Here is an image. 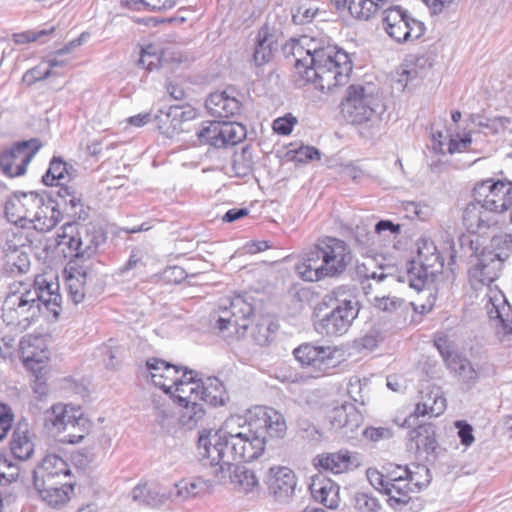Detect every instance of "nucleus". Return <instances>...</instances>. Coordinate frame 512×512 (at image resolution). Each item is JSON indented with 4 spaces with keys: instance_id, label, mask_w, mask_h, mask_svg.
<instances>
[{
    "instance_id": "f257e3e1",
    "label": "nucleus",
    "mask_w": 512,
    "mask_h": 512,
    "mask_svg": "<svg viewBox=\"0 0 512 512\" xmlns=\"http://www.w3.org/2000/svg\"><path fill=\"white\" fill-rule=\"evenodd\" d=\"M286 429L284 416L273 408L255 407L245 418L229 417L218 431L224 453L222 470L230 471L235 461L258 459L265 451L267 435L282 438Z\"/></svg>"
},
{
    "instance_id": "f03ea898",
    "label": "nucleus",
    "mask_w": 512,
    "mask_h": 512,
    "mask_svg": "<svg viewBox=\"0 0 512 512\" xmlns=\"http://www.w3.org/2000/svg\"><path fill=\"white\" fill-rule=\"evenodd\" d=\"M286 55L295 57V68L304 83L322 92L348 82L353 64L349 55L327 39L307 35L290 39L283 46Z\"/></svg>"
},
{
    "instance_id": "7ed1b4c3",
    "label": "nucleus",
    "mask_w": 512,
    "mask_h": 512,
    "mask_svg": "<svg viewBox=\"0 0 512 512\" xmlns=\"http://www.w3.org/2000/svg\"><path fill=\"white\" fill-rule=\"evenodd\" d=\"M503 267V260L494 251H484L478 262L468 272L469 283L474 290H481L486 287L485 294L487 301L485 309L491 321L500 326L505 336L512 335V307L505 295L492 284L500 276Z\"/></svg>"
},
{
    "instance_id": "20e7f679",
    "label": "nucleus",
    "mask_w": 512,
    "mask_h": 512,
    "mask_svg": "<svg viewBox=\"0 0 512 512\" xmlns=\"http://www.w3.org/2000/svg\"><path fill=\"white\" fill-rule=\"evenodd\" d=\"M33 289L25 290L18 294L12 292L5 298L2 310L3 315L8 316L13 311L25 315V318H34L42 307L49 313L48 319L56 321L62 311V296L59 293V276L54 271H45L34 279Z\"/></svg>"
},
{
    "instance_id": "39448f33",
    "label": "nucleus",
    "mask_w": 512,
    "mask_h": 512,
    "mask_svg": "<svg viewBox=\"0 0 512 512\" xmlns=\"http://www.w3.org/2000/svg\"><path fill=\"white\" fill-rule=\"evenodd\" d=\"M350 261L351 253L344 241L325 237L303 253L296 271L303 280L315 282L341 275Z\"/></svg>"
},
{
    "instance_id": "423d86ee",
    "label": "nucleus",
    "mask_w": 512,
    "mask_h": 512,
    "mask_svg": "<svg viewBox=\"0 0 512 512\" xmlns=\"http://www.w3.org/2000/svg\"><path fill=\"white\" fill-rule=\"evenodd\" d=\"M66 241L67 248L74 252L76 258L90 257L104 240V235L92 223H81L89 216V206L82 198V193L72 185L66 184Z\"/></svg>"
},
{
    "instance_id": "0eeeda50",
    "label": "nucleus",
    "mask_w": 512,
    "mask_h": 512,
    "mask_svg": "<svg viewBox=\"0 0 512 512\" xmlns=\"http://www.w3.org/2000/svg\"><path fill=\"white\" fill-rule=\"evenodd\" d=\"M341 114L346 122L367 130H379L386 106L379 88L371 82L350 85L342 99Z\"/></svg>"
},
{
    "instance_id": "6e6552de",
    "label": "nucleus",
    "mask_w": 512,
    "mask_h": 512,
    "mask_svg": "<svg viewBox=\"0 0 512 512\" xmlns=\"http://www.w3.org/2000/svg\"><path fill=\"white\" fill-rule=\"evenodd\" d=\"M33 483L41 498L52 508L64 507V458L47 454L33 471Z\"/></svg>"
},
{
    "instance_id": "1a4fd4ad",
    "label": "nucleus",
    "mask_w": 512,
    "mask_h": 512,
    "mask_svg": "<svg viewBox=\"0 0 512 512\" xmlns=\"http://www.w3.org/2000/svg\"><path fill=\"white\" fill-rule=\"evenodd\" d=\"M341 288L331 293V310L315 323L318 333L327 337L342 336L348 332L360 311L359 301L354 297L340 298Z\"/></svg>"
},
{
    "instance_id": "9d476101",
    "label": "nucleus",
    "mask_w": 512,
    "mask_h": 512,
    "mask_svg": "<svg viewBox=\"0 0 512 512\" xmlns=\"http://www.w3.org/2000/svg\"><path fill=\"white\" fill-rule=\"evenodd\" d=\"M253 311L252 304L244 296L236 295L222 300L217 319L219 331L226 337H243L249 327V318Z\"/></svg>"
},
{
    "instance_id": "9b49d317",
    "label": "nucleus",
    "mask_w": 512,
    "mask_h": 512,
    "mask_svg": "<svg viewBox=\"0 0 512 512\" xmlns=\"http://www.w3.org/2000/svg\"><path fill=\"white\" fill-rule=\"evenodd\" d=\"M382 26L387 35L399 44L418 40L426 30L423 22L400 5L384 9Z\"/></svg>"
},
{
    "instance_id": "f8f14e48",
    "label": "nucleus",
    "mask_w": 512,
    "mask_h": 512,
    "mask_svg": "<svg viewBox=\"0 0 512 512\" xmlns=\"http://www.w3.org/2000/svg\"><path fill=\"white\" fill-rule=\"evenodd\" d=\"M473 198L494 218L498 214L510 211L512 221V182L488 178L475 184Z\"/></svg>"
},
{
    "instance_id": "ddd939ff",
    "label": "nucleus",
    "mask_w": 512,
    "mask_h": 512,
    "mask_svg": "<svg viewBox=\"0 0 512 512\" xmlns=\"http://www.w3.org/2000/svg\"><path fill=\"white\" fill-rule=\"evenodd\" d=\"M15 206L24 208L29 218L38 222L41 230H51L62 218V212L58 210V204L44 205V199L35 191L16 192L8 199V209Z\"/></svg>"
},
{
    "instance_id": "4468645a",
    "label": "nucleus",
    "mask_w": 512,
    "mask_h": 512,
    "mask_svg": "<svg viewBox=\"0 0 512 512\" xmlns=\"http://www.w3.org/2000/svg\"><path fill=\"white\" fill-rule=\"evenodd\" d=\"M42 147L38 138L15 142L9 149L0 154V169L10 178L26 173L27 166Z\"/></svg>"
},
{
    "instance_id": "2eb2a0df",
    "label": "nucleus",
    "mask_w": 512,
    "mask_h": 512,
    "mask_svg": "<svg viewBox=\"0 0 512 512\" xmlns=\"http://www.w3.org/2000/svg\"><path fill=\"white\" fill-rule=\"evenodd\" d=\"M269 494L279 503H289L294 497L297 479L287 467L270 468L267 479Z\"/></svg>"
},
{
    "instance_id": "dca6fc26",
    "label": "nucleus",
    "mask_w": 512,
    "mask_h": 512,
    "mask_svg": "<svg viewBox=\"0 0 512 512\" xmlns=\"http://www.w3.org/2000/svg\"><path fill=\"white\" fill-rule=\"evenodd\" d=\"M197 451L199 461L203 466L216 467L215 476L225 472V470H222L224 453L220 447L218 432L212 434L211 430H203L198 437Z\"/></svg>"
},
{
    "instance_id": "f3484780",
    "label": "nucleus",
    "mask_w": 512,
    "mask_h": 512,
    "mask_svg": "<svg viewBox=\"0 0 512 512\" xmlns=\"http://www.w3.org/2000/svg\"><path fill=\"white\" fill-rule=\"evenodd\" d=\"M92 427L93 423L85 415L80 403L66 402V443L82 442Z\"/></svg>"
},
{
    "instance_id": "a211bd4d",
    "label": "nucleus",
    "mask_w": 512,
    "mask_h": 512,
    "mask_svg": "<svg viewBox=\"0 0 512 512\" xmlns=\"http://www.w3.org/2000/svg\"><path fill=\"white\" fill-rule=\"evenodd\" d=\"M334 352L330 346H314L306 343L294 350V356L303 366H311L319 371H326L333 367Z\"/></svg>"
},
{
    "instance_id": "6ab92c4d",
    "label": "nucleus",
    "mask_w": 512,
    "mask_h": 512,
    "mask_svg": "<svg viewBox=\"0 0 512 512\" xmlns=\"http://www.w3.org/2000/svg\"><path fill=\"white\" fill-rule=\"evenodd\" d=\"M447 368L458 377L460 381L474 385L482 376H488L494 372L493 366L485 362L481 365H473L466 357L458 354L449 360Z\"/></svg>"
},
{
    "instance_id": "aec40b11",
    "label": "nucleus",
    "mask_w": 512,
    "mask_h": 512,
    "mask_svg": "<svg viewBox=\"0 0 512 512\" xmlns=\"http://www.w3.org/2000/svg\"><path fill=\"white\" fill-rule=\"evenodd\" d=\"M197 115L196 109L187 105L170 106L164 117L156 116L159 119V129L167 137L173 138L184 131L183 125L193 120Z\"/></svg>"
},
{
    "instance_id": "412c9836",
    "label": "nucleus",
    "mask_w": 512,
    "mask_h": 512,
    "mask_svg": "<svg viewBox=\"0 0 512 512\" xmlns=\"http://www.w3.org/2000/svg\"><path fill=\"white\" fill-rule=\"evenodd\" d=\"M279 30L266 22L258 31L253 59L260 66L272 59L273 53L278 50L280 37Z\"/></svg>"
},
{
    "instance_id": "4be33fe9",
    "label": "nucleus",
    "mask_w": 512,
    "mask_h": 512,
    "mask_svg": "<svg viewBox=\"0 0 512 512\" xmlns=\"http://www.w3.org/2000/svg\"><path fill=\"white\" fill-rule=\"evenodd\" d=\"M328 420L333 429L342 430L348 436L360 427L363 415L352 403L345 402L329 412Z\"/></svg>"
},
{
    "instance_id": "5701e85b",
    "label": "nucleus",
    "mask_w": 512,
    "mask_h": 512,
    "mask_svg": "<svg viewBox=\"0 0 512 512\" xmlns=\"http://www.w3.org/2000/svg\"><path fill=\"white\" fill-rule=\"evenodd\" d=\"M146 365L153 384L167 394L172 393L173 387L179 381L180 368L157 358L149 359Z\"/></svg>"
},
{
    "instance_id": "b1692460",
    "label": "nucleus",
    "mask_w": 512,
    "mask_h": 512,
    "mask_svg": "<svg viewBox=\"0 0 512 512\" xmlns=\"http://www.w3.org/2000/svg\"><path fill=\"white\" fill-rule=\"evenodd\" d=\"M310 491L316 501L322 503L329 509H336L339 506V486L331 479L316 475L312 478Z\"/></svg>"
},
{
    "instance_id": "393cba45",
    "label": "nucleus",
    "mask_w": 512,
    "mask_h": 512,
    "mask_svg": "<svg viewBox=\"0 0 512 512\" xmlns=\"http://www.w3.org/2000/svg\"><path fill=\"white\" fill-rule=\"evenodd\" d=\"M205 106L208 112L217 118H229L239 114L241 110L240 101L229 96L226 91L211 93Z\"/></svg>"
},
{
    "instance_id": "a878e982",
    "label": "nucleus",
    "mask_w": 512,
    "mask_h": 512,
    "mask_svg": "<svg viewBox=\"0 0 512 512\" xmlns=\"http://www.w3.org/2000/svg\"><path fill=\"white\" fill-rule=\"evenodd\" d=\"M336 7L341 10L347 8L351 16L356 19L367 21L379 9L389 2V0H330Z\"/></svg>"
},
{
    "instance_id": "bb28decb",
    "label": "nucleus",
    "mask_w": 512,
    "mask_h": 512,
    "mask_svg": "<svg viewBox=\"0 0 512 512\" xmlns=\"http://www.w3.org/2000/svg\"><path fill=\"white\" fill-rule=\"evenodd\" d=\"M497 220L484 209V206L473 198L463 211V223L467 230L476 233L495 224Z\"/></svg>"
},
{
    "instance_id": "cd10ccee",
    "label": "nucleus",
    "mask_w": 512,
    "mask_h": 512,
    "mask_svg": "<svg viewBox=\"0 0 512 512\" xmlns=\"http://www.w3.org/2000/svg\"><path fill=\"white\" fill-rule=\"evenodd\" d=\"M394 482H390L388 488H386L385 495L388 496V503L394 509H402L404 506L412 503L419 502L417 497L413 494L415 490L413 487L406 483L402 476L392 479Z\"/></svg>"
},
{
    "instance_id": "c85d7f7f",
    "label": "nucleus",
    "mask_w": 512,
    "mask_h": 512,
    "mask_svg": "<svg viewBox=\"0 0 512 512\" xmlns=\"http://www.w3.org/2000/svg\"><path fill=\"white\" fill-rule=\"evenodd\" d=\"M352 464L350 452L340 450L333 453L321 454L315 457L314 465L325 471L340 474L349 469Z\"/></svg>"
},
{
    "instance_id": "c756f323",
    "label": "nucleus",
    "mask_w": 512,
    "mask_h": 512,
    "mask_svg": "<svg viewBox=\"0 0 512 512\" xmlns=\"http://www.w3.org/2000/svg\"><path fill=\"white\" fill-rule=\"evenodd\" d=\"M177 398L178 403L183 406L180 416L181 424L188 429H193L204 420L206 411L203 404L198 402V400H192L191 396L179 394Z\"/></svg>"
},
{
    "instance_id": "7c9ffc66",
    "label": "nucleus",
    "mask_w": 512,
    "mask_h": 512,
    "mask_svg": "<svg viewBox=\"0 0 512 512\" xmlns=\"http://www.w3.org/2000/svg\"><path fill=\"white\" fill-rule=\"evenodd\" d=\"M10 450L13 456L19 460L29 459L34 452V444L26 426L18 425L12 434Z\"/></svg>"
},
{
    "instance_id": "2f4dec72",
    "label": "nucleus",
    "mask_w": 512,
    "mask_h": 512,
    "mask_svg": "<svg viewBox=\"0 0 512 512\" xmlns=\"http://www.w3.org/2000/svg\"><path fill=\"white\" fill-rule=\"evenodd\" d=\"M408 440L415 443L416 450L434 452L437 447L435 428L432 424H420L408 432Z\"/></svg>"
},
{
    "instance_id": "473e14b6",
    "label": "nucleus",
    "mask_w": 512,
    "mask_h": 512,
    "mask_svg": "<svg viewBox=\"0 0 512 512\" xmlns=\"http://www.w3.org/2000/svg\"><path fill=\"white\" fill-rule=\"evenodd\" d=\"M198 400L206 402L211 406H223L228 399L223 384L217 378H208L206 383L200 380Z\"/></svg>"
},
{
    "instance_id": "72a5a7b5",
    "label": "nucleus",
    "mask_w": 512,
    "mask_h": 512,
    "mask_svg": "<svg viewBox=\"0 0 512 512\" xmlns=\"http://www.w3.org/2000/svg\"><path fill=\"white\" fill-rule=\"evenodd\" d=\"M415 260L434 276L442 271L443 262L440 260L436 246L431 241L424 240L422 242V245L418 247V255Z\"/></svg>"
},
{
    "instance_id": "f704fd0d",
    "label": "nucleus",
    "mask_w": 512,
    "mask_h": 512,
    "mask_svg": "<svg viewBox=\"0 0 512 512\" xmlns=\"http://www.w3.org/2000/svg\"><path fill=\"white\" fill-rule=\"evenodd\" d=\"M431 395L427 397V399L423 402H419L416 407L414 414L409 418H406L404 422L401 424L402 427H410L411 420L415 421L419 416H440L446 408V399L438 394L433 396V405H430Z\"/></svg>"
},
{
    "instance_id": "c9c22d12",
    "label": "nucleus",
    "mask_w": 512,
    "mask_h": 512,
    "mask_svg": "<svg viewBox=\"0 0 512 512\" xmlns=\"http://www.w3.org/2000/svg\"><path fill=\"white\" fill-rule=\"evenodd\" d=\"M195 372L193 370H185L179 377V381L172 389L171 396L178 401L177 395L191 396L192 400H198L200 380L195 379Z\"/></svg>"
},
{
    "instance_id": "e433bc0d",
    "label": "nucleus",
    "mask_w": 512,
    "mask_h": 512,
    "mask_svg": "<svg viewBox=\"0 0 512 512\" xmlns=\"http://www.w3.org/2000/svg\"><path fill=\"white\" fill-rule=\"evenodd\" d=\"M228 472L231 483L244 492H250L258 485L256 475L245 465L235 464Z\"/></svg>"
},
{
    "instance_id": "4c0bfd02",
    "label": "nucleus",
    "mask_w": 512,
    "mask_h": 512,
    "mask_svg": "<svg viewBox=\"0 0 512 512\" xmlns=\"http://www.w3.org/2000/svg\"><path fill=\"white\" fill-rule=\"evenodd\" d=\"M132 499L140 505L154 508L164 504L167 497L152 490L147 484H139L132 490Z\"/></svg>"
},
{
    "instance_id": "58836bf2",
    "label": "nucleus",
    "mask_w": 512,
    "mask_h": 512,
    "mask_svg": "<svg viewBox=\"0 0 512 512\" xmlns=\"http://www.w3.org/2000/svg\"><path fill=\"white\" fill-rule=\"evenodd\" d=\"M434 275L428 273L423 265L417 263L414 259L408 263L406 280L409 286L417 291H421L427 283L434 280Z\"/></svg>"
},
{
    "instance_id": "ea45409f",
    "label": "nucleus",
    "mask_w": 512,
    "mask_h": 512,
    "mask_svg": "<svg viewBox=\"0 0 512 512\" xmlns=\"http://www.w3.org/2000/svg\"><path fill=\"white\" fill-rule=\"evenodd\" d=\"M218 136L221 138V147L236 145L246 137V129L237 122H220Z\"/></svg>"
},
{
    "instance_id": "a19ab883",
    "label": "nucleus",
    "mask_w": 512,
    "mask_h": 512,
    "mask_svg": "<svg viewBox=\"0 0 512 512\" xmlns=\"http://www.w3.org/2000/svg\"><path fill=\"white\" fill-rule=\"evenodd\" d=\"M206 488V482L199 478L183 479L175 484V493L172 496L175 499L186 500L199 495Z\"/></svg>"
},
{
    "instance_id": "79ce46f5",
    "label": "nucleus",
    "mask_w": 512,
    "mask_h": 512,
    "mask_svg": "<svg viewBox=\"0 0 512 512\" xmlns=\"http://www.w3.org/2000/svg\"><path fill=\"white\" fill-rule=\"evenodd\" d=\"M56 32L54 26H49L41 30H27L23 32L13 33L12 40L18 45H23L31 42H39L44 44L48 42L52 35Z\"/></svg>"
},
{
    "instance_id": "37998d69",
    "label": "nucleus",
    "mask_w": 512,
    "mask_h": 512,
    "mask_svg": "<svg viewBox=\"0 0 512 512\" xmlns=\"http://www.w3.org/2000/svg\"><path fill=\"white\" fill-rule=\"evenodd\" d=\"M44 427L53 436L64 429V404L56 403L44 413Z\"/></svg>"
},
{
    "instance_id": "c03bdc74",
    "label": "nucleus",
    "mask_w": 512,
    "mask_h": 512,
    "mask_svg": "<svg viewBox=\"0 0 512 512\" xmlns=\"http://www.w3.org/2000/svg\"><path fill=\"white\" fill-rule=\"evenodd\" d=\"M4 268L12 275L27 273L30 269V260L26 250L19 253H7L5 255Z\"/></svg>"
},
{
    "instance_id": "a18cd8bd",
    "label": "nucleus",
    "mask_w": 512,
    "mask_h": 512,
    "mask_svg": "<svg viewBox=\"0 0 512 512\" xmlns=\"http://www.w3.org/2000/svg\"><path fill=\"white\" fill-rule=\"evenodd\" d=\"M86 272H77V276L72 272L66 273L67 289L74 304H79L84 299V283Z\"/></svg>"
},
{
    "instance_id": "49530a36",
    "label": "nucleus",
    "mask_w": 512,
    "mask_h": 512,
    "mask_svg": "<svg viewBox=\"0 0 512 512\" xmlns=\"http://www.w3.org/2000/svg\"><path fill=\"white\" fill-rule=\"evenodd\" d=\"M220 131V122L214 121L210 122L208 125L203 126L200 130L197 131V143L209 144L216 148H221L220 145V136H218V132Z\"/></svg>"
},
{
    "instance_id": "de8ad7c7",
    "label": "nucleus",
    "mask_w": 512,
    "mask_h": 512,
    "mask_svg": "<svg viewBox=\"0 0 512 512\" xmlns=\"http://www.w3.org/2000/svg\"><path fill=\"white\" fill-rule=\"evenodd\" d=\"M64 159L61 156H54L49 164V168L42 176V182L46 186H58L62 178H64Z\"/></svg>"
},
{
    "instance_id": "09e8293b",
    "label": "nucleus",
    "mask_w": 512,
    "mask_h": 512,
    "mask_svg": "<svg viewBox=\"0 0 512 512\" xmlns=\"http://www.w3.org/2000/svg\"><path fill=\"white\" fill-rule=\"evenodd\" d=\"M277 326L270 320H263L255 325L252 330V337L254 341L260 345H267L273 337Z\"/></svg>"
},
{
    "instance_id": "8fccbe9b",
    "label": "nucleus",
    "mask_w": 512,
    "mask_h": 512,
    "mask_svg": "<svg viewBox=\"0 0 512 512\" xmlns=\"http://www.w3.org/2000/svg\"><path fill=\"white\" fill-rule=\"evenodd\" d=\"M397 469L405 474V482L409 483V486L414 488L415 493L419 492L429 483L428 479H426L424 482L420 480V478L423 476H428L429 474V469L425 466H416L415 471L410 470L408 467H398Z\"/></svg>"
},
{
    "instance_id": "3c124183",
    "label": "nucleus",
    "mask_w": 512,
    "mask_h": 512,
    "mask_svg": "<svg viewBox=\"0 0 512 512\" xmlns=\"http://www.w3.org/2000/svg\"><path fill=\"white\" fill-rule=\"evenodd\" d=\"M383 335L379 325H372L363 336L355 340L359 349L373 350L382 341Z\"/></svg>"
},
{
    "instance_id": "603ef678",
    "label": "nucleus",
    "mask_w": 512,
    "mask_h": 512,
    "mask_svg": "<svg viewBox=\"0 0 512 512\" xmlns=\"http://www.w3.org/2000/svg\"><path fill=\"white\" fill-rule=\"evenodd\" d=\"M62 64V61L57 59H50L48 60L49 67L45 71H42L40 67H34L28 70L23 75V82L27 83L28 85H32L36 81L47 79L51 75L56 74V72H53L52 69L58 66H62Z\"/></svg>"
},
{
    "instance_id": "864d4df0",
    "label": "nucleus",
    "mask_w": 512,
    "mask_h": 512,
    "mask_svg": "<svg viewBox=\"0 0 512 512\" xmlns=\"http://www.w3.org/2000/svg\"><path fill=\"white\" fill-rule=\"evenodd\" d=\"M160 56L158 55V49L150 44L145 48L141 49V55L138 60V65L149 71L158 69L160 67Z\"/></svg>"
},
{
    "instance_id": "5fc2aeb1",
    "label": "nucleus",
    "mask_w": 512,
    "mask_h": 512,
    "mask_svg": "<svg viewBox=\"0 0 512 512\" xmlns=\"http://www.w3.org/2000/svg\"><path fill=\"white\" fill-rule=\"evenodd\" d=\"M70 393L72 396L77 399H81L82 401L88 397L89 391L87 388V383L84 378H76V377H66V394Z\"/></svg>"
},
{
    "instance_id": "6e6d98bb",
    "label": "nucleus",
    "mask_w": 512,
    "mask_h": 512,
    "mask_svg": "<svg viewBox=\"0 0 512 512\" xmlns=\"http://www.w3.org/2000/svg\"><path fill=\"white\" fill-rule=\"evenodd\" d=\"M354 500L355 508L362 512H376L380 508L378 500L367 493H357Z\"/></svg>"
},
{
    "instance_id": "4d7b16f0",
    "label": "nucleus",
    "mask_w": 512,
    "mask_h": 512,
    "mask_svg": "<svg viewBox=\"0 0 512 512\" xmlns=\"http://www.w3.org/2000/svg\"><path fill=\"white\" fill-rule=\"evenodd\" d=\"M405 302L403 299L398 297H376L375 307L385 312H396L404 306Z\"/></svg>"
},
{
    "instance_id": "13d9d810",
    "label": "nucleus",
    "mask_w": 512,
    "mask_h": 512,
    "mask_svg": "<svg viewBox=\"0 0 512 512\" xmlns=\"http://www.w3.org/2000/svg\"><path fill=\"white\" fill-rule=\"evenodd\" d=\"M367 479L370 484L383 494L386 492V488H388L390 482L387 480V477L379 472L377 469L369 468L366 471Z\"/></svg>"
},
{
    "instance_id": "bf43d9fd",
    "label": "nucleus",
    "mask_w": 512,
    "mask_h": 512,
    "mask_svg": "<svg viewBox=\"0 0 512 512\" xmlns=\"http://www.w3.org/2000/svg\"><path fill=\"white\" fill-rule=\"evenodd\" d=\"M32 236L33 233L18 230L17 232H13L8 238L10 239V243L16 245V247L21 251L31 249V245L33 243Z\"/></svg>"
},
{
    "instance_id": "052dcab7",
    "label": "nucleus",
    "mask_w": 512,
    "mask_h": 512,
    "mask_svg": "<svg viewBox=\"0 0 512 512\" xmlns=\"http://www.w3.org/2000/svg\"><path fill=\"white\" fill-rule=\"evenodd\" d=\"M247 152L242 151L240 155H237L234 159L233 168L238 175L245 176L250 173L253 169V162L249 157L246 156Z\"/></svg>"
},
{
    "instance_id": "680f3d73",
    "label": "nucleus",
    "mask_w": 512,
    "mask_h": 512,
    "mask_svg": "<svg viewBox=\"0 0 512 512\" xmlns=\"http://www.w3.org/2000/svg\"><path fill=\"white\" fill-rule=\"evenodd\" d=\"M23 344H24V342L21 341V349H22L21 357L23 360V365L27 370L33 372L36 375V377L38 378V373H40L41 370L43 369V363L41 360L36 359L34 355L28 354L25 351Z\"/></svg>"
},
{
    "instance_id": "e2e57ef3",
    "label": "nucleus",
    "mask_w": 512,
    "mask_h": 512,
    "mask_svg": "<svg viewBox=\"0 0 512 512\" xmlns=\"http://www.w3.org/2000/svg\"><path fill=\"white\" fill-rule=\"evenodd\" d=\"M434 344L439 353L441 354L446 365L449 363V360L451 358H454V356H457L459 354L457 351L453 349L452 345L445 337H440L436 339Z\"/></svg>"
},
{
    "instance_id": "0e129e2a",
    "label": "nucleus",
    "mask_w": 512,
    "mask_h": 512,
    "mask_svg": "<svg viewBox=\"0 0 512 512\" xmlns=\"http://www.w3.org/2000/svg\"><path fill=\"white\" fill-rule=\"evenodd\" d=\"M19 476V468L17 465L8 460L0 472V485L10 484Z\"/></svg>"
},
{
    "instance_id": "69168bd1",
    "label": "nucleus",
    "mask_w": 512,
    "mask_h": 512,
    "mask_svg": "<svg viewBox=\"0 0 512 512\" xmlns=\"http://www.w3.org/2000/svg\"><path fill=\"white\" fill-rule=\"evenodd\" d=\"M455 425L458 428V436L461 444L470 446L475 440L472 426L465 421H457Z\"/></svg>"
},
{
    "instance_id": "338daca9",
    "label": "nucleus",
    "mask_w": 512,
    "mask_h": 512,
    "mask_svg": "<svg viewBox=\"0 0 512 512\" xmlns=\"http://www.w3.org/2000/svg\"><path fill=\"white\" fill-rule=\"evenodd\" d=\"M294 157L296 161L306 163L313 159H320V151L312 146H301L295 151Z\"/></svg>"
},
{
    "instance_id": "774afa93",
    "label": "nucleus",
    "mask_w": 512,
    "mask_h": 512,
    "mask_svg": "<svg viewBox=\"0 0 512 512\" xmlns=\"http://www.w3.org/2000/svg\"><path fill=\"white\" fill-rule=\"evenodd\" d=\"M295 123L296 119L293 117L277 118L273 122V130L278 134L288 135L291 133Z\"/></svg>"
}]
</instances>
